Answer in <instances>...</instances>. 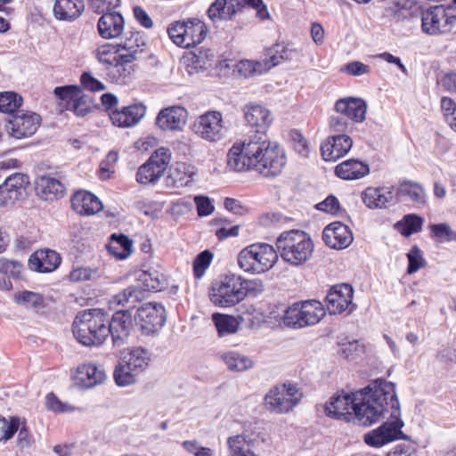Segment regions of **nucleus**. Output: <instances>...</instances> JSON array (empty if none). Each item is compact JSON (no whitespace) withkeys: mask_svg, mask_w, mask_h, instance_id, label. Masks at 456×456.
Masks as SVG:
<instances>
[{"mask_svg":"<svg viewBox=\"0 0 456 456\" xmlns=\"http://www.w3.org/2000/svg\"><path fill=\"white\" fill-rule=\"evenodd\" d=\"M239 0H216L208 10V18L216 22L231 19L237 12Z\"/></svg>","mask_w":456,"mask_h":456,"instance_id":"c9c22d12","label":"nucleus"},{"mask_svg":"<svg viewBox=\"0 0 456 456\" xmlns=\"http://www.w3.org/2000/svg\"><path fill=\"white\" fill-rule=\"evenodd\" d=\"M107 3V12L102 14L98 21V30L99 34L103 38H112V28L114 27V6L111 5V0L108 1Z\"/></svg>","mask_w":456,"mask_h":456,"instance_id":"8fccbe9b","label":"nucleus"},{"mask_svg":"<svg viewBox=\"0 0 456 456\" xmlns=\"http://www.w3.org/2000/svg\"><path fill=\"white\" fill-rule=\"evenodd\" d=\"M370 173L367 164L354 159H347L338 164L335 168V174L344 180H357Z\"/></svg>","mask_w":456,"mask_h":456,"instance_id":"2f4dec72","label":"nucleus"},{"mask_svg":"<svg viewBox=\"0 0 456 456\" xmlns=\"http://www.w3.org/2000/svg\"><path fill=\"white\" fill-rule=\"evenodd\" d=\"M423 219L415 214H409L398 221L395 227L404 237H409L421 230Z\"/></svg>","mask_w":456,"mask_h":456,"instance_id":"a18cd8bd","label":"nucleus"},{"mask_svg":"<svg viewBox=\"0 0 456 456\" xmlns=\"http://www.w3.org/2000/svg\"><path fill=\"white\" fill-rule=\"evenodd\" d=\"M170 39L183 48L194 47L200 44L207 35V28L200 20L193 19L175 21L167 28Z\"/></svg>","mask_w":456,"mask_h":456,"instance_id":"9b49d317","label":"nucleus"},{"mask_svg":"<svg viewBox=\"0 0 456 456\" xmlns=\"http://www.w3.org/2000/svg\"><path fill=\"white\" fill-rule=\"evenodd\" d=\"M220 358L231 371L242 372L254 366V361L251 358L236 351L223 353Z\"/></svg>","mask_w":456,"mask_h":456,"instance_id":"ea45409f","label":"nucleus"},{"mask_svg":"<svg viewBox=\"0 0 456 456\" xmlns=\"http://www.w3.org/2000/svg\"><path fill=\"white\" fill-rule=\"evenodd\" d=\"M73 210L83 216H94L103 209L102 202L94 193L80 190L71 197Z\"/></svg>","mask_w":456,"mask_h":456,"instance_id":"393cba45","label":"nucleus"},{"mask_svg":"<svg viewBox=\"0 0 456 456\" xmlns=\"http://www.w3.org/2000/svg\"><path fill=\"white\" fill-rule=\"evenodd\" d=\"M388 415L381 426L364 435L363 439L368 445L379 448L394 441L408 440V436L402 430L404 422L401 419L400 406L394 408Z\"/></svg>","mask_w":456,"mask_h":456,"instance_id":"6e6552de","label":"nucleus"},{"mask_svg":"<svg viewBox=\"0 0 456 456\" xmlns=\"http://www.w3.org/2000/svg\"><path fill=\"white\" fill-rule=\"evenodd\" d=\"M22 271L23 265L20 262L0 258V273L19 279L20 278Z\"/></svg>","mask_w":456,"mask_h":456,"instance_id":"13d9d810","label":"nucleus"},{"mask_svg":"<svg viewBox=\"0 0 456 456\" xmlns=\"http://www.w3.org/2000/svg\"><path fill=\"white\" fill-rule=\"evenodd\" d=\"M197 173V168L186 162H176L171 168L168 180L171 181L172 186L180 188L187 186L193 179Z\"/></svg>","mask_w":456,"mask_h":456,"instance_id":"f704fd0d","label":"nucleus"},{"mask_svg":"<svg viewBox=\"0 0 456 456\" xmlns=\"http://www.w3.org/2000/svg\"><path fill=\"white\" fill-rule=\"evenodd\" d=\"M240 275L231 273L223 276L213 286L209 293L210 301L219 307H231L244 300Z\"/></svg>","mask_w":456,"mask_h":456,"instance_id":"1a4fd4ad","label":"nucleus"},{"mask_svg":"<svg viewBox=\"0 0 456 456\" xmlns=\"http://www.w3.org/2000/svg\"><path fill=\"white\" fill-rule=\"evenodd\" d=\"M437 84L445 91L456 93V72L451 71L442 75Z\"/></svg>","mask_w":456,"mask_h":456,"instance_id":"774afa93","label":"nucleus"},{"mask_svg":"<svg viewBox=\"0 0 456 456\" xmlns=\"http://www.w3.org/2000/svg\"><path fill=\"white\" fill-rule=\"evenodd\" d=\"M441 109L446 124L456 134V102L451 98L443 97Z\"/></svg>","mask_w":456,"mask_h":456,"instance_id":"5fc2aeb1","label":"nucleus"},{"mask_svg":"<svg viewBox=\"0 0 456 456\" xmlns=\"http://www.w3.org/2000/svg\"><path fill=\"white\" fill-rule=\"evenodd\" d=\"M73 333L86 346H100L111 333V320L101 309L81 311L74 320Z\"/></svg>","mask_w":456,"mask_h":456,"instance_id":"7ed1b4c3","label":"nucleus"},{"mask_svg":"<svg viewBox=\"0 0 456 456\" xmlns=\"http://www.w3.org/2000/svg\"><path fill=\"white\" fill-rule=\"evenodd\" d=\"M60 263V255L50 249L37 251L28 260L29 268L40 273H50L55 270Z\"/></svg>","mask_w":456,"mask_h":456,"instance_id":"7c9ffc66","label":"nucleus"},{"mask_svg":"<svg viewBox=\"0 0 456 456\" xmlns=\"http://www.w3.org/2000/svg\"><path fill=\"white\" fill-rule=\"evenodd\" d=\"M85 10L83 0H55L53 14L60 20H73Z\"/></svg>","mask_w":456,"mask_h":456,"instance_id":"473e14b6","label":"nucleus"},{"mask_svg":"<svg viewBox=\"0 0 456 456\" xmlns=\"http://www.w3.org/2000/svg\"><path fill=\"white\" fill-rule=\"evenodd\" d=\"M116 305H119L117 301ZM121 305L126 306L127 308L125 310L116 309V332L120 333L116 336V345L119 339L122 340L127 338L133 328V314L131 309L134 307H129L127 304Z\"/></svg>","mask_w":456,"mask_h":456,"instance_id":"37998d69","label":"nucleus"},{"mask_svg":"<svg viewBox=\"0 0 456 456\" xmlns=\"http://www.w3.org/2000/svg\"><path fill=\"white\" fill-rule=\"evenodd\" d=\"M188 118V111L181 106L163 109L156 118V125L163 131L182 130Z\"/></svg>","mask_w":456,"mask_h":456,"instance_id":"5701e85b","label":"nucleus"},{"mask_svg":"<svg viewBox=\"0 0 456 456\" xmlns=\"http://www.w3.org/2000/svg\"><path fill=\"white\" fill-rule=\"evenodd\" d=\"M242 319L233 315L215 313L212 314V322L216 326L219 337H226L235 334Z\"/></svg>","mask_w":456,"mask_h":456,"instance_id":"4c0bfd02","label":"nucleus"},{"mask_svg":"<svg viewBox=\"0 0 456 456\" xmlns=\"http://www.w3.org/2000/svg\"><path fill=\"white\" fill-rule=\"evenodd\" d=\"M276 251L281 259L295 266L307 262L314 251V242L310 236L300 230L281 232L276 240Z\"/></svg>","mask_w":456,"mask_h":456,"instance_id":"20e7f679","label":"nucleus"},{"mask_svg":"<svg viewBox=\"0 0 456 456\" xmlns=\"http://www.w3.org/2000/svg\"><path fill=\"white\" fill-rule=\"evenodd\" d=\"M20 419L11 418L10 420L0 416V441L10 439L20 428Z\"/></svg>","mask_w":456,"mask_h":456,"instance_id":"052dcab7","label":"nucleus"},{"mask_svg":"<svg viewBox=\"0 0 456 456\" xmlns=\"http://www.w3.org/2000/svg\"><path fill=\"white\" fill-rule=\"evenodd\" d=\"M295 53V50L287 45L276 44L268 50V58L264 61L265 69L267 71L283 61L293 59Z\"/></svg>","mask_w":456,"mask_h":456,"instance_id":"a19ab883","label":"nucleus"},{"mask_svg":"<svg viewBox=\"0 0 456 456\" xmlns=\"http://www.w3.org/2000/svg\"><path fill=\"white\" fill-rule=\"evenodd\" d=\"M135 320L142 335L151 336L159 332L166 322V311L159 303H148L137 310Z\"/></svg>","mask_w":456,"mask_h":456,"instance_id":"dca6fc26","label":"nucleus"},{"mask_svg":"<svg viewBox=\"0 0 456 456\" xmlns=\"http://www.w3.org/2000/svg\"><path fill=\"white\" fill-rule=\"evenodd\" d=\"M138 285L129 286L116 295L118 305L127 304L129 307H135L136 304L145 298L149 291H161L167 285V278L158 270L150 269L142 272L139 276Z\"/></svg>","mask_w":456,"mask_h":456,"instance_id":"0eeeda50","label":"nucleus"},{"mask_svg":"<svg viewBox=\"0 0 456 456\" xmlns=\"http://www.w3.org/2000/svg\"><path fill=\"white\" fill-rule=\"evenodd\" d=\"M398 194L417 205L426 204V193L424 188L418 183L403 181L398 186Z\"/></svg>","mask_w":456,"mask_h":456,"instance_id":"79ce46f5","label":"nucleus"},{"mask_svg":"<svg viewBox=\"0 0 456 456\" xmlns=\"http://www.w3.org/2000/svg\"><path fill=\"white\" fill-rule=\"evenodd\" d=\"M334 109L338 113L355 123H362L366 118L367 104L361 98H341L336 102Z\"/></svg>","mask_w":456,"mask_h":456,"instance_id":"bb28decb","label":"nucleus"},{"mask_svg":"<svg viewBox=\"0 0 456 456\" xmlns=\"http://www.w3.org/2000/svg\"><path fill=\"white\" fill-rule=\"evenodd\" d=\"M215 61L216 54L214 51L205 49L189 53L184 57L183 63L188 73L192 75L211 68Z\"/></svg>","mask_w":456,"mask_h":456,"instance_id":"c85d7f7f","label":"nucleus"},{"mask_svg":"<svg viewBox=\"0 0 456 456\" xmlns=\"http://www.w3.org/2000/svg\"><path fill=\"white\" fill-rule=\"evenodd\" d=\"M322 240L330 248L343 249L353 242L354 237L347 225L340 222H333L324 228Z\"/></svg>","mask_w":456,"mask_h":456,"instance_id":"4be33fe9","label":"nucleus"},{"mask_svg":"<svg viewBox=\"0 0 456 456\" xmlns=\"http://www.w3.org/2000/svg\"><path fill=\"white\" fill-rule=\"evenodd\" d=\"M237 70L240 75H242L244 77H249L255 73L261 74V73L266 71L265 69L264 61L263 62H261V61L254 62L253 61H249V60L240 61L237 64Z\"/></svg>","mask_w":456,"mask_h":456,"instance_id":"bf43d9fd","label":"nucleus"},{"mask_svg":"<svg viewBox=\"0 0 456 456\" xmlns=\"http://www.w3.org/2000/svg\"><path fill=\"white\" fill-rule=\"evenodd\" d=\"M229 456H256L253 451L254 440L241 434L227 439Z\"/></svg>","mask_w":456,"mask_h":456,"instance_id":"e433bc0d","label":"nucleus"},{"mask_svg":"<svg viewBox=\"0 0 456 456\" xmlns=\"http://www.w3.org/2000/svg\"><path fill=\"white\" fill-rule=\"evenodd\" d=\"M14 301L26 308L38 310L44 306V297L41 294L32 291H20L14 295Z\"/></svg>","mask_w":456,"mask_h":456,"instance_id":"de8ad7c7","label":"nucleus"},{"mask_svg":"<svg viewBox=\"0 0 456 456\" xmlns=\"http://www.w3.org/2000/svg\"><path fill=\"white\" fill-rule=\"evenodd\" d=\"M96 57L102 64L105 65L106 69H110L114 62V45L111 44L100 45Z\"/></svg>","mask_w":456,"mask_h":456,"instance_id":"e2e57ef3","label":"nucleus"},{"mask_svg":"<svg viewBox=\"0 0 456 456\" xmlns=\"http://www.w3.org/2000/svg\"><path fill=\"white\" fill-rule=\"evenodd\" d=\"M412 2L410 0H389L386 8L388 15L396 20H404L411 15Z\"/></svg>","mask_w":456,"mask_h":456,"instance_id":"09e8293b","label":"nucleus"},{"mask_svg":"<svg viewBox=\"0 0 456 456\" xmlns=\"http://www.w3.org/2000/svg\"><path fill=\"white\" fill-rule=\"evenodd\" d=\"M240 281L243 288L244 299L247 296L256 297L262 294L265 290V285L261 279H246L240 275Z\"/></svg>","mask_w":456,"mask_h":456,"instance_id":"6e6d98bb","label":"nucleus"},{"mask_svg":"<svg viewBox=\"0 0 456 456\" xmlns=\"http://www.w3.org/2000/svg\"><path fill=\"white\" fill-rule=\"evenodd\" d=\"M340 71L353 77H359L369 74L370 72V68L369 65L361 61H354L342 66L340 68Z\"/></svg>","mask_w":456,"mask_h":456,"instance_id":"0e129e2a","label":"nucleus"},{"mask_svg":"<svg viewBox=\"0 0 456 456\" xmlns=\"http://www.w3.org/2000/svg\"><path fill=\"white\" fill-rule=\"evenodd\" d=\"M22 103V98L13 92L0 93V111L4 113H13Z\"/></svg>","mask_w":456,"mask_h":456,"instance_id":"3c124183","label":"nucleus"},{"mask_svg":"<svg viewBox=\"0 0 456 456\" xmlns=\"http://www.w3.org/2000/svg\"><path fill=\"white\" fill-rule=\"evenodd\" d=\"M29 185L28 176L16 173L7 177L0 184V208L12 206L16 201L27 197Z\"/></svg>","mask_w":456,"mask_h":456,"instance_id":"f3484780","label":"nucleus"},{"mask_svg":"<svg viewBox=\"0 0 456 456\" xmlns=\"http://www.w3.org/2000/svg\"><path fill=\"white\" fill-rule=\"evenodd\" d=\"M302 304L305 327L317 324L326 315V308L318 300H305Z\"/></svg>","mask_w":456,"mask_h":456,"instance_id":"c03bdc74","label":"nucleus"},{"mask_svg":"<svg viewBox=\"0 0 456 456\" xmlns=\"http://www.w3.org/2000/svg\"><path fill=\"white\" fill-rule=\"evenodd\" d=\"M353 140L346 134L329 137L321 146L322 156L325 161H336L345 156L352 148Z\"/></svg>","mask_w":456,"mask_h":456,"instance_id":"a878e982","label":"nucleus"},{"mask_svg":"<svg viewBox=\"0 0 456 456\" xmlns=\"http://www.w3.org/2000/svg\"><path fill=\"white\" fill-rule=\"evenodd\" d=\"M286 162L284 149L268 140L264 133L236 142L227 153V166L231 170L255 171L265 177L280 175Z\"/></svg>","mask_w":456,"mask_h":456,"instance_id":"f257e3e1","label":"nucleus"},{"mask_svg":"<svg viewBox=\"0 0 456 456\" xmlns=\"http://www.w3.org/2000/svg\"><path fill=\"white\" fill-rule=\"evenodd\" d=\"M171 151L168 148L157 149L137 171L136 181L143 185L156 183L165 174L170 161Z\"/></svg>","mask_w":456,"mask_h":456,"instance_id":"ddd939ff","label":"nucleus"},{"mask_svg":"<svg viewBox=\"0 0 456 456\" xmlns=\"http://www.w3.org/2000/svg\"><path fill=\"white\" fill-rule=\"evenodd\" d=\"M407 258L409 262L407 273L410 274L416 273L426 264L422 252L417 246H413L410 249Z\"/></svg>","mask_w":456,"mask_h":456,"instance_id":"4d7b16f0","label":"nucleus"},{"mask_svg":"<svg viewBox=\"0 0 456 456\" xmlns=\"http://www.w3.org/2000/svg\"><path fill=\"white\" fill-rule=\"evenodd\" d=\"M302 301L296 302L287 308L283 316V322L286 326L292 328H304L305 319H303Z\"/></svg>","mask_w":456,"mask_h":456,"instance_id":"49530a36","label":"nucleus"},{"mask_svg":"<svg viewBox=\"0 0 456 456\" xmlns=\"http://www.w3.org/2000/svg\"><path fill=\"white\" fill-rule=\"evenodd\" d=\"M41 117L31 111H21L14 114L6 127L9 134L15 139L32 136L38 129Z\"/></svg>","mask_w":456,"mask_h":456,"instance_id":"a211bd4d","label":"nucleus"},{"mask_svg":"<svg viewBox=\"0 0 456 456\" xmlns=\"http://www.w3.org/2000/svg\"><path fill=\"white\" fill-rule=\"evenodd\" d=\"M150 354L142 347L125 348L120 351L116 366V385L127 387L136 382V376L149 365Z\"/></svg>","mask_w":456,"mask_h":456,"instance_id":"423d86ee","label":"nucleus"},{"mask_svg":"<svg viewBox=\"0 0 456 456\" xmlns=\"http://www.w3.org/2000/svg\"><path fill=\"white\" fill-rule=\"evenodd\" d=\"M303 394L294 384L284 383L271 388L265 396L266 409L284 414L292 411L301 401Z\"/></svg>","mask_w":456,"mask_h":456,"instance_id":"9d476101","label":"nucleus"},{"mask_svg":"<svg viewBox=\"0 0 456 456\" xmlns=\"http://www.w3.org/2000/svg\"><path fill=\"white\" fill-rule=\"evenodd\" d=\"M355 408V392H354L332 396L326 404L325 412L330 417L351 421L354 420Z\"/></svg>","mask_w":456,"mask_h":456,"instance_id":"aec40b11","label":"nucleus"},{"mask_svg":"<svg viewBox=\"0 0 456 456\" xmlns=\"http://www.w3.org/2000/svg\"><path fill=\"white\" fill-rule=\"evenodd\" d=\"M80 82L84 88L91 92H100L105 89L104 85L91 76L88 72H84L81 75Z\"/></svg>","mask_w":456,"mask_h":456,"instance_id":"338daca9","label":"nucleus"},{"mask_svg":"<svg viewBox=\"0 0 456 456\" xmlns=\"http://www.w3.org/2000/svg\"><path fill=\"white\" fill-rule=\"evenodd\" d=\"M45 406L49 411L57 413L70 412L74 411L73 406L61 402L53 393H49L46 395Z\"/></svg>","mask_w":456,"mask_h":456,"instance_id":"680f3d73","label":"nucleus"},{"mask_svg":"<svg viewBox=\"0 0 456 456\" xmlns=\"http://www.w3.org/2000/svg\"><path fill=\"white\" fill-rule=\"evenodd\" d=\"M191 130L200 138L216 142L225 136L223 115L216 110H208L200 115L191 125Z\"/></svg>","mask_w":456,"mask_h":456,"instance_id":"4468645a","label":"nucleus"},{"mask_svg":"<svg viewBox=\"0 0 456 456\" xmlns=\"http://www.w3.org/2000/svg\"><path fill=\"white\" fill-rule=\"evenodd\" d=\"M354 420L362 426H371L384 419L393 409L400 406L392 382L377 379L367 387L355 392Z\"/></svg>","mask_w":456,"mask_h":456,"instance_id":"f03ea898","label":"nucleus"},{"mask_svg":"<svg viewBox=\"0 0 456 456\" xmlns=\"http://www.w3.org/2000/svg\"><path fill=\"white\" fill-rule=\"evenodd\" d=\"M98 275L97 270L86 267H77L72 270L69 273V279L72 281H89Z\"/></svg>","mask_w":456,"mask_h":456,"instance_id":"69168bd1","label":"nucleus"},{"mask_svg":"<svg viewBox=\"0 0 456 456\" xmlns=\"http://www.w3.org/2000/svg\"><path fill=\"white\" fill-rule=\"evenodd\" d=\"M36 191L42 200H52L63 194L64 186L56 178L44 175L37 179Z\"/></svg>","mask_w":456,"mask_h":456,"instance_id":"72a5a7b5","label":"nucleus"},{"mask_svg":"<svg viewBox=\"0 0 456 456\" xmlns=\"http://www.w3.org/2000/svg\"><path fill=\"white\" fill-rule=\"evenodd\" d=\"M454 10L448 6L436 5L422 12L421 28L428 35H439L450 32L456 21Z\"/></svg>","mask_w":456,"mask_h":456,"instance_id":"f8f14e48","label":"nucleus"},{"mask_svg":"<svg viewBox=\"0 0 456 456\" xmlns=\"http://www.w3.org/2000/svg\"><path fill=\"white\" fill-rule=\"evenodd\" d=\"M53 93L61 101L66 102L65 107L68 110H73L77 116H86L94 106L92 96L85 94L77 86H58Z\"/></svg>","mask_w":456,"mask_h":456,"instance_id":"2eb2a0df","label":"nucleus"},{"mask_svg":"<svg viewBox=\"0 0 456 456\" xmlns=\"http://www.w3.org/2000/svg\"><path fill=\"white\" fill-rule=\"evenodd\" d=\"M136 41L137 39L133 41L130 38L129 42L124 45L116 44V72L119 73V77L123 78L131 74L133 70L131 63L137 59L140 46Z\"/></svg>","mask_w":456,"mask_h":456,"instance_id":"b1692460","label":"nucleus"},{"mask_svg":"<svg viewBox=\"0 0 456 456\" xmlns=\"http://www.w3.org/2000/svg\"><path fill=\"white\" fill-rule=\"evenodd\" d=\"M213 258V253L208 249L202 251L195 257L192 263L193 274L195 278L201 279L205 275Z\"/></svg>","mask_w":456,"mask_h":456,"instance_id":"864d4df0","label":"nucleus"},{"mask_svg":"<svg viewBox=\"0 0 456 456\" xmlns=\"http://www.w3.org/2000/svg\"><path fill=\"white\" fill-rule=\"evenodd\" d=\"M146 109L142 104L125 107L121 111L116 110V125L129 127L136 125L145 115Z\"/></svg>","mask_w":456,"mask_h":456,"instance_id":"58836bf2","label":"nucleus"},{"mask_svg":"<svg viewBox=\"0 0 456 456\" xmlns=\"http://www.w3.org/2000/svg\"><path fill=\"white\" fill-rule=\"evenodd\" d=\"M134 252V241L125 234H116V259L126 260Z\"/></svg>","mask_w":456,"mask_h":456,"instance_id":"603ef678","label":"nucleus"},{"mask_svg":"<svg viewBox=\"0 0 456 456\" xmlns=\"http://www.w3.org/2000/svg\"><path fill=\"white\" fill-rule=\"evenodd\" d=\"M353 287L346 283L333 286L326 296L327 310L330 314H338L352 305Z\"/></svg>","mask_w":456,"mask_h":456,"instance_id":"412c9836","label":"nucleus"},{"mask_svg":"<svg viewBox=\"0 0 456 456\" xmlns=\"http://www.w3.org/2000/svg\"><path fill=\"white\" fill-rule=\"evenodd\" d=\"M279 258L276 249L270 244L256 242L242 248L237 256L239 267L250 274H263L275 265Z\"/></svg>","mask_w":456,"mask_h":456,"instance_id":"39448f33","label":"nucleus"},{"mask_svg":"<svg viewBox=\"0 0 456 456\" xmlns=\"http://www.w3.org/2000/svg\"><path fill=\"white\" fill-rule=\"evenodd\" d=\"M106 379L105 370L93 362L82 363L72 372L74 385L81 389H89L101 385L105 382Z\"/></svg>","mask_w":456,"mask_h":456,"instance_id":"6ab92c4d","label":"nucleus"},{"mask_svg":"<svg viewBox=\"0 0 456 456\" xmlns=\"http://www.w3.org/2000/svg\"><path fill=\"white\" fill-rule=\"evenodd\" d=\"M243 112L249 126L263 131H265L273 120L271 111L260 104H247Z\"/></svg>","mask_w":456,"mask_h":456,"instance_id":"c756f323","label":"nucleus"},{"mask_svg":"<svg viewBox=\"0 0 456 456\" xmlns=\"http://www.w3.org/2000/svg\"><path fill=\"white\" fill-rule=\"evenodd\" d=\"M362 202L369 208H386L394 201L392 187H368L362 193Z\"/></svg>","mask_w":456,"mask_h":456,"instance_id":"cd10ccee","label":"nucleus"}]
</instances>
